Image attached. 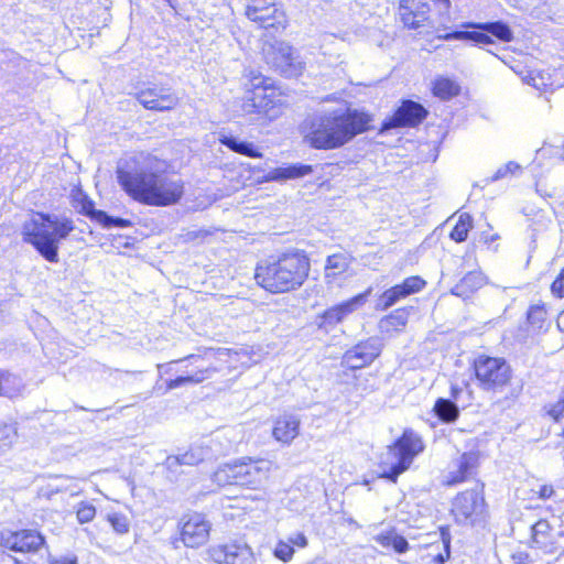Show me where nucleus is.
<instances>
[{"instance_id":"obj_56","label":"nucleus","mask_w":564,"mask_h":564,"mask_svg":"<svg viewBox=\"0 0 564 564\" xmlns=\"http://www.w3.org/2000/svg\"><path fill=\"white\" fill-rule=\"evenodd\" d=\"M509 175L505 165L500 166L495 174L489 178L490 182L502 180Z\"/></svg>"},{"instance_id":"obj_57","label":"nucleus","mask_w":564,"mask_h":564,"mask_svg":"<svg viewBox=\"0 0 564 564\" xmlns=\"http://www.w3.org/2000/svg\"><path fill=\"white\" fill-rule=\"evenodd\" d=\"M462 392H463V389L459 386L452 384L451 386V391H449V395L451 397L448 399H451L454 402H456L457 399L459 398V395L462 394Z\"/></svg>"},{"instance_id":"obj_23","label":"nucleus","mask_w":564,"mask_h":564,"mask_svg":"<svg viewBox=\"0 0 564 564\" xmlns=\"http://www.w3.org/2000/svg\"><path fill=\"white\" fill-rule=\"evenodd\" d=\"M313 172L312 165L304 163H292L285 166H279L269 171L263 180L265 182H283L306 176Z\"/></svg>"},{"instance_id":"obj_18","label":"nucleus","mask_w":564,"mask_h":564,"mask_svg":"<svg viewBox=\"0 0 564 564\" xmlns=\"http://www.w3.org/2000/svg\"><path fill=\"white\" fill-rule=\"evenodd\" d=\"M425 281L419 275H412L403 280L402 283L384 291L376 303V310L387 311L400 300L420 292L425 286Z\"/></svg>"},{"instance_id":"obj_22","label":"nucleus","mask_w":564,"mask_h":564,"mask_svg":"<svg viewBox=\"0 0 564 564\" xmlns=\"http://www.w3.org/2000/svg\"><path fill=\"white\" fill-rule=\"evenodd\" d=\"M176 364L177 368L175 372H182L185 376H195L199 383L210 378L216 371L200 355H189L178 359Z\"/></svg>"},{"instance_id":"obj_1","label":"nucleus","mask_w":564,"mask_h":564,"mask_svg":"<svg viewBox=\"0 0 564 564\" xmlns=\"http://www.w3.org/2000/svg\"><path fill=\"white\" fill-rule=\"evenodd\" d=\"M116 175L126 194L147 206H172L184 195L183 181L171 177L166 163L154 156L141 154L120 160Z\"/></svg>"},{"instance_id":"obj_63","label":"nucleus","mask_w":564,"mask_h":564,"mask_svg":"<svg viewBox=\"0 0 564 564\" xmlns=\"http://www.w3.org/2000/svg\"><path fill=\"white\" fill-rule=\"evenodd\" d=\"M496 238H497V235L491 236L490 240L492 241V240H495Z\"/></svg>"},{"instance_id":"obj_54","label":"nucleus","mask_w":564,"mask_h":564,"mask_svg":"<svg viewBox=\"0 0 564 564\" xmlns=\"http://www.w3.org/2000/svg\"><path fill=\"white\" fill-rule=\"evenodd\" d=\"M538 494L541 499H549L553 496L554 489L551 485H543L540 487Z\"/></svg>"},{"instance_id":"obj_3","label":"nucleus","mask_w":564,"mask_h":564,"mask_svg":"<svg viewBox=\"0 0 564 564\" xmlns=\"http://www.w3.org/2000/svg\"><path fill=\"white\" fill-rule=\"evenodd\" d=\"M73 219L64 214L37 212L24 221L21 228L22 240L31 245L47 262L59 261V245L74 231Z\"/></svg>"},{"instance_id":"obj_6","label":"nucleus","mask_w":564,"mask_h":564,"mask_svg":"<svg viewBox=\"0 0 564 564\" xmlns=\"http://www.w3.org/2000/svg\"><path fill=\"white\" fill-rule=\"evenodd\" d=\"M424 449L422 438L412 430H404L402 435L389 447L387 458L379 465V478L397 482L398 477L412 464L414 457Z\"/></svg>"},{"instance_id":"obj_47","label":"nucleus","mask_w":564,"mask_h":564,"mask_svg":"<svg viewBox=\"0 0 564 564\" xmlns=\"http://www.w3.org/2000/svg\"><path fill=\"white\" fill-rule=\"evenodd\" d=\"M547 414L555 421H558L564 415V391L561 392L558 400L550 406Z\"/></svg>"},{"instance_id":"obj_10","label":"nucleus","mask_w":564,"mask_h":564,"mask_svg":"<svg viewBox=\"0 0 564 564\" xmlns=\"http://www.w3.org/2000/svg\"><path fill=\"white\" fill-rule=\"evenodd\" d=\"M246 15L268 31L278 32L286 26L285 13L273 0H250L246 8Z\"/></svg>"},{"instance_id":"obj_36","label":"nucleus","mask_w":564,"mask_h":564,"mask_svg":"<svg viewBox=\"0 0 564 564\" xmlns=\"http://www.w3.org/2000/svg\"><path fill=\"white\" fill-rule=\"evenodd\" d=\"M440 535L443 544V552L436 554L433 558L435 564H445L451 558V531L448 527L440 528Z\"/></svg>"},{"instance_id":"obj_43","label":"nucleus","mask_w":564,"mask_h":564,"mask_svg":"<svg viewBox=\"0 0 564 564\" xmlns=\"http://www.w3.org/2000/svg\"><path fill=\"white\" fill-rule=\"evenodd\" d=\"M176 377L174 379H169L165 381V390L167 392L173 389H177L183 386L197 384V378L195 376H185L182 372H175Z\"/></svg>"},{"instance_id":"obj_29","label":"nucleus","mask_w":564,"mask_h":564,"mask_svg":"<svg viewBox=\"0 0 564 564\" xmlns=\"http://www.w3.org/2000/svg\"><path fill=\"white\" fill-rule=\"evenodd\" d=\"M409 312L406 308H398L384 316L379 322L381 332L389 333L406 325Z\"/></svg>"},{"instance_id":"obj_44","label":"nucleus","mask_w":564,"mask_h":564,"mask_svg":"<svg viewBox=\"0 0 564 564\" xmlns=\"http://www.w3.org/2000/svg\"><path fill=\"white\" fill-rule=\"evenodd\" d=\"M164 466L167 470V478L171 481H176L178 475L182 473L180 468L184 465L181 463L178 455H170L166 457Z\"/></svg>"},{"instance_id":"obj_31","label":"nucleus","mask_w":564,"mask_h":564,"mask_svg":"<svg viewBox=\"0 0 564 564\" xmlns=\"http://www.w3.org/2000/svg\"><path fill=\"white\" fill-rule=\"evenodd\" d=\"M460 87L457 83L449 78H437L433 84V94L444 100L452 99L459 95Z\"/></svg>"},{"instance_id":"obj_19","label":"nucleus","mask_w":564,"mask_h":564,"mask_svg":"<svg viewBox=\"0 0 564 564\" xmlns=\"http://www.w3.org/2000/svg\"><path fill=\"white\" fill-rule=\"evenodd\" d=\"M371 293V289H368L367 291L359 293L351 299L344 301L337 305H334L329 308H327L322 315H321V327H327V326H335L338 323L343 322L346 316L358 310L360 306H362L368 296Z\"/></svg>"},{"instance_id":"obj_39","label":"nucleus","mask_w":564,"mask_h":564,"mask_svg":"<svg viewBox=\"0 0 564 564\" xmlns=\"http://www.w3.org/2000/svg\"><path fill=\"white\" fill-rule=\"evenodd\" d=\"M295 550L288 541L279 540L273 549V556L283 562L289 563L294 556Z\"/></svg>"},{"instance_id":"obj_45","label":"nucleus","mask_w":564,"mask_h":564,"mask_svg":"<svg viewBox=\"0 0 564 564\" xmlns=\"http://www.w3.org/2000/svg\"><path fill=\"white\" fill-rule=\"evenodd\" d=\"M79 209L78 212L83 214L84 216L90 218L91 220H97V213H100L101 209H97L95 207V203L86 195H83L78 199Z\"/></svg>"},{"instance_id":"obj_4","label":"nucleus","mask_w":564,"mask_h":564,"mask_svg":"<svg viewBox=\"0 0 564 564\" xmlns=\"http://www.w3.org/2000/svg\"><path fill=\"white\" fill-rule=\"evenodd\" d=\"M311 269L310 259L302 250L281 253L273 261L258 263L257 283L271 293H284L303 285Z\"/></svg>"},{"instance_id":"obj_46","label":"nucleus","mask_w":564,"mask_h":564,"mask_svg":"<svg viewBox=\"0 0 564 564\" xmlns=\"http://www.w3.org/2000/svg\"><path fill=\"white\" fill-rule=\"evenodd\" d=\"M218 140H219L220 144L225 145L226 148H228L229 150H231L238 154H239L241 145L243 143V140H241L230 133H224V132L219 133Z\"/></svg>"},{"instance_id":"obj_21","label":"nucleus","mask_w":564,"mask_h":564,"mask_svg":"<svg viewBox=\"0 0 564 564\" xmlns=\"http://www.w3.org/2000/svg\"><path fill=\"white\" fill-rule=\"evenodd\" d=\"M480 453L478 451L465 452L453 462V469L446 477L449 486L463 482L477 475Z\"/></svg>"},{"instance_id":"obj_12","label":"nucleus","mask_w":564,"mask_h":564,"mask_svg":"<svg viewBox=\"0 0 564 564\" xmlns=\"http://www.w3.org/2000/svg\"><path fill=\"white\" fill-rule=\"evenodd\" d=\"M252 91L243 102V110L247 112H268L273 109L279 100L276 99L273 80L262 75H256L250 79Z\"/></svg>"},{"instance_id":"obj_24","label":"nucleus","mask_w":564,"mask_h":564,"mask_svg":"<svg viewBox=\"0 0 564 564\" xmlns=\"http://www.w3.org/2000/svg\"><path fill=\"white\" fill-rule=\"evenodd\" d=\"M300 419L294 414H283L274 423L273 436L276 441L289 444L300 432Z\"/></svg>"},{"instance_id":"obj_33","label":"nucleus","mask_w":564,"mask_h":564,"mask_svg":"<svg viewBox=\"0 0 564 564\" xmlns=\"http://www.w3.org/2000/svg\"><path fill=\"white\" fill-rule=\"evenodd\" d=\"M471 228L473 217L469 214L464 213L459 216L456 225L449 234V237L456 242H464L467 239Z\"/></svg>"},{"instance_id":"obj_17","label":"nucleus","mask_w":564,"mask_h":564,"mask_svg":"<svg viewBox=\"0 0 564 564\" xmlns=\"http://www.w3.org/2000/svg\"><path fill=\"white\" fill-rule=\"evenodd\" d=\"M181 540L187 547H198L208 541L212 524L202 513L183 516L180 521Z\"/></svg>"},{"instance_id":"obj_14","label":"nucleus","mask_w":564,"mask_h":564,"mask_svg":"<svg viewBox=\"0 0 564 564\" xmlns=\"http://www.w3.org/2000/svg\"><path fill=\"white\" fill-rule=\"evenodd\" d=\"M0 546L13 552L37 553L46 546V541L37 530L3 531L0 533Z\"/></svg>"},{"instance_id":"obj_52","label":"nucleus","mask_w":564,"mask_h":564,"mask_svg":"<svg viewBox=\"0 0 564 564\" xmlns=\"http://www.w3.org/2000/svg\"><path fill=\"white\" fill-rule=\"evenodd\" d=\"M48 564H78V562L75 555H67L57 558H52L48 561Z\"/></svg>"},{"instance_id":"obj_26","label":"nucleus","mask_w":564,"mask_h":564,"mask_svg":"<svg viewBox=\"0 0 564 564\" xmlns=\"http://www.w3.org/2000/svg\"><path fill=\"white\" fill-rule=\"evenodd\" d=\"M484 284V276L478 271H470L455 284L451 293L462 299H468L475 291Z\"/></svg>"},{"instance_id":"obj_61","label":"nucleus","mask_w":564,"mask_h":564,"mask_svg":"<svg viewBox=\"0 0 564 564\" xmlns=\"http://www.w3.org/2000/svg\"><path fill=\"white\" fill-rule=\"evenodd\" d=\"M166 2L171 8H175V0H163Z\"/></svg>"},{"instance_id":"obj_32","label":"nucleus","mask_w":564,"mask_h":564,"mask_svg":"<svg viewBox=\"0 0 564 564\" xmlns=\"http://www.w3.org/2000/svg\"><path fill=\"white\" fill-rule=\"evenodd\" d=\"M21 387V378L0 369V395L12 398Z\"/></svg>"},{"instance_id":"obj_59","label":"nucleus","mask_w":564,"mask_h":564,"mask_svg":"<svg viewBox=\"0 0 564 564\" xmlns=\"http://www.w3.org/2000/svg\"><path fill=\"white\" fill-rule=\"evenodd\" d=\"M505 166H506L509 175L514 174L516 171H521V166L513 161L508 162L507 164H505Z\"/></svg>"},{"instance_id":"obj_51","label":"nucleus","mask_w":564,"mask_h":564,"mask_svg":"<svg viewBox=\"0 0 564 564\" xmlns=\"http://www.w3.org/2000/svg\"><path fill=\"white\" fill-rule=\"evenodd\" d=\"M177 360H173L171 362H167V364H159L158 365V370H159V373H160V378H162L163 375H172L175 372L176 368H177Z\"/></svg>"},{"instance_id":"obj_40","label":"nucleus","mask_w":564,"mask_h":564,"mask_svg":"<svg viewBox=\"0 0 564 564\" xmlns=\"http://www.w3.org/2000/svg\"><path fill=\"white\" fill-rule=\"evenodd\" d=\"M235 544L217 545L209 549V555L218 564H229V557Z\"/></svg>"},{"instance_id":"obj_13","label":"nucleus","mask_w":564,"mask_h":564,"mask_svg":"<svg viewBox=\"0 0 564 564\" xmlns=\"http://www.w3.org/2000/svg\"><path fill=\"white\" fill-rule=\"evenodd\" d=\"M135 99L148 110L170 111L174 109L180 98L171 87L149 84L135 93Z\"/></svg>"},{"instance_id":"obj_30","label":"nucleus","mask_w":564,"mask_h":564,"mask_svg":"<svg viewBox=\"0 0 564 564\" xmlns=\"http://www.w3.org/2000/svg\"><path fill=\"white\" fill-rule=\"evenodd\" d=\"M349 257L344 252L334 253L328 256L325 265V276L335 278L345 272L349 267Z\"/></svg>"},{"instance_id":"obj_2","label":"nucleus","mask_w":564,"mask_h":564,"mask_svg":"<svg viewBox=\"0 0 564 564\" xmlns=\"http://www.w3.org/2000/svg\"><path fill=\"white\" fill-rule=\"evenodd\" d=\"M370 115L351 108H337L316 116L305 135L313 149L334 150L370 129Z\"/></svg>"},{"instance_id":"obj_60","label":"nucleus","mask_w":564,"mask_h":564,"mask_svg":"<svg viewBox=\"0 0 564 564\" xmlns=\"http://www.w3.org/2000/svg\"><path fill=\"white\" fill-rule=\"evenodd\" d=\"M557 327L564 333V311L557 317Z\"/></svg>"},{"instance_id":"obj_42","label":"nucleus","mask_w":564,"mask_h":564,"mask_svg":"<svg viewBox=\"0 0 564 564\" xmlns=\"http://www.w3.org/2000/svg\"><path fill=\"white\" fill-rule=\"evenodd\" d=\"M96 508L88 501H82L76 507V517L79 523H88L94 520Z\"/></svg>"},{"instance_id":"obj_11","label":"nucleus","mask_w":564,"mask_h":564,"mask_svg":"<svg viewBox=\"0 0 564 564\" xmlns=\"http://www.w3.org/2000/svg\"><path fill=\"white\" fill-rule=\"evenodd\" d=\"M268 64L280 75L292 78L301 75L304 64L297 52L285 42H275L267 53Z\"/></svg>"},{"instance_id":"obj_5","label":"nucleus","mask_w":564,"mask_h":564,"mask_svg":"<svg viewBox=\"0 0 564 564\" xmlns=\"http://www.w3.org/2000/svg\"><path fill=\"white\" fill-rule=\"evenodd\" d=\"M271 463L267 459L242 457L220 465L213 474L218 486H238L256 489L269 477Z\"/></svg>"},{"instance_id":"obj_55","label":"nucleus","mask_w":564,"mask_h":564,"mask_svg":"<svg viewBox=\"0 0 564 564\" xmlns=\"http://www.w3.org/2000/svg\"><path fill=\"white\" fill-rule=\"evenodd\" d=\"M432 2L435 7H437L440 13L447 12L451 7L449 0H431V3Z\"/></svg>"},{"instance_id":"obj_34","label":"nucleus","mask_w":564,"mask_h":564,"mask_svg":"<svg viewBox=\"0 0 564 564\" xmlns=\"http://www.w3.org/2000/svg\"><path fill=\"white\" fill-rule=\"evenodd\" d=\"M229 564H254V555L250 546L247 544L240 545L235 544V549L231 550Z\"/></svg>"},{"instance_id":"obj_15","label":"nucleus","mask_w":564,"mask_h":564,"mask_svg":"<svg viewBox=\"0 0 564 564\" xmlns=\"http://www.w3.org/2000/svg\"><path fill=\"white\" fill-rule=\"evenodd\" d=\"M382 347L383 344L379 337H369L359 341L344 354L341 366L351 370L367 367L380 356Z\"/></svg>"},{"instance_id":"obj_16","label":"nucleus","mask_w":564,"mask_h":564,"mask_svg":"<svg viewBox=\"0 0 564 564\" xmlns=\"http://www.w3.org/2000/svg\"><path fill=\"white\" fill-rule=\"evenodd\" d=\"M427 113L426 108L420 102L402 100L394 113L383 120L380 132L383 133L402 127H416L426 118Z\"/></svg>"},{"instance_id":"obj_38","label":"nucleus","mask_w":564,"mask_h":564,"mask_svg":"<svg viewBox=\"0 0 564 564\" xmlns=\"http://www.w3.org/2000/svg\"><path fill=\"white\" fill-rule=\"evenodd\" d=\"M550 524L546 520H539L531 527L532 542L538 546L542 547L545 542L541 538H545L550 532Z\"/></svg>"},{"instance_id":"obj_49","label":"nucleus","mask_w":564,"mask_h":564,"mask_svg":"<svg viewBox=\"0 0 564 564\" xmlns=\"http://www.w3.org/2000/svg\"><path fill=\"white\" fill-rule=\"evenodd\" d=\"M551 291L556 297H564V268L551 284Z\"/></svg>"},{"instance_id":"obj_8","label":"nucleus","mask_w":564,"mask_h":564,"mask_svg":"<svg viewBox=\"0 0 564 564\" xmlns=\"http://www.w3.org/2000/svg\"><path fill=\"white\" fill-rule=\"evenodd\" d=\"M462 30H456L452 34V39L468 41L480 47L494 44L492 37L498 41L508 43L513 40V31L510 25L502 21L488 22H466L462 25Z\"/></svg>"},{"instance_id":"obj_9","label":"nucleus","mask_w":564,"mask_h":564,"mask_svg":"<svg viewBox=\"0 0 564 564\" xmlns=\"http://www.w3.org/2000/svg\"><path fill=\"white\" fill-rule=\"evenodd\" d=\"M484 485L458 494L454 501L452 513L458 524H474L477 517L485 510Z\"/></svg>"},{"instance_id":"obj_62","label":"nucleus","mask_w":564,"mask_h":564,"mask_svg":"<svg viewBox=\"0 0 564 564\" xmlns=\"http://www.w3.org/2000/svg\"><path fill=\"white\" fill-rule=\"evenodd\" d=\"M518 393H519V391L517 389H512L510 394H511V397H517Z\"/></svg>"},{"instance_id":"obj_28","label":"nucleus","mask_w":564,"mask_h":564,"mask_svg":"<svg viewBox=\"0 0 564 564\" xmlns=\"http://www.w3.org/2000/svg\"><path fill=\"white\" fill-rule=\"evenodd\" d=\"M373 540L383 547H391L398 554H403L409 550L408 540L395 530L381 532L373 536Z\"/></svg>"},{"instance_id":"obj_48","label":"nucleus","mask_w":564,"mask_h":564,"mask_svg":"<svg viewBox=\"0 0 564 564\" xmlns=\"http://www.w3.org/2000/svg\"><path fill=\"white\" fill-rule=\"evenodd\" d=\"M239 154L248 158H262V152L250 141L243 140Z\"/></svg>"},{"instance_id":"obj_53","label":"nucleus","mask_w":564,"mask_h":564,"mask_svg":"<svg viewBox=\"0 0 564 564\" xmlns=\"http://www.w3.org/2000/svg\"><path fill=\"white\" fill-rule=\"evenodd\" d=\"M543 315H544V311L539 307V306H532L529 312H528V319L531 322V323H534L535 318L536 319H542L543 318Z\"/></svg>"},{"instance_id":"obj_35","label":"nucleus","mask_w":564,"mask_h":564,"mask_svg":"<svg viewBox=\"0 0 564 564\" xmlns=\"http://www.w3.org/2000/svg\"><path fill=\"white\" fill-rule=\"evenodd\" d=\"M100 226L104 228H128L132 226V223L130 219L111 216L107 212L101 210L100 213H97V220Z\"/></svg>"},{"instance_id":"obj_25","label":"nucleus","mask_w":564,"mask_h":564,"mask_svg":"<svg viewBox=\"0 0 564 564\" xmlns=\"http://www.w3.org/2000/svg\"><path fill=\"white\" fill-rule=\"evenodd\" d=\"M214 440L203 441L200 444H196L189 447V449L183 454H178L181 463L184 466H195L202 462L210 460L215 457L212 443Z\"/></svg>"},{"instance_id":"obj_37","label":"nucleus","mask_w":564,"mask_h":564,"mask_svg":"<svg viewBox=\"0 0 564 564\" xmlns=\"http://www.w3.org/2000/svg\"><path fill=\"white\" fill-rule=\"evenodd\" d=\"M17 430L14 425L8 423L0 424V452L10 448L17 440Z\"/></svg>"},{"instance_id":"obj_7","label":"nucleus","mask_w":564,"mask_h":564,"mask_svg":"<svg viewBox=\"0 0 564 564\" xmlns=\"http://www.w3.org/2000/svg\"><path fill=\"white\" fill-rule=\"evenodd\" d=\"M473 367L478 387L484 391L501 393L511 383L512 369L505 358L481 355Z\"/></svg>"},{"instance_id":"obj_20","label":"nucleus","mask_w":564,"mask_h":564,"mask_svg":"<svg viewBox=\"0 0 564 564\" xmlns=\"http://www.w3.org/2000/svg\"><path fill=\"white\" fill-rule=\"evenodd\" d=\"M431 0H400L399 15L404 26L416 30L429 20Z\"/></svg>"},{"instance_id":"obj_27","label":"nucleus","mask_w":564,"mask_h":564,"mask_svg":"<svg viewBox=\"0 0 564 564\" xmlns=\"http://www.w3.org/2000/svg\"><path fill=\"white\" fill-rule=\"evenodd\" d=\"M434 415L443 423H454L459 417V408L456 402L446 398H438L433 406Z\"/></svg>"},{"instance_id":"obj_58","label":"nucleus","mask_w":564,"mask_h":564,"mask_svg":"<svg viewBox=\"0 0 564 564\" xmlns=\"http://www.w3.org/2000/svg\"><path fill=\"white\" fill-rule=\"evenodd\" d=\"M205 236H207V231L205 230H194V231H188L186 234V237L188 240H194V239H197V238H204Z\"/></svg>"},{"instance_id":"obj_50","label":"nucleus","mask_w":564,"mask_h":564,"mask_svg":"<svg viewBox=\"0 0 564 564\" xmlns=\"http://www.w3.org/2000/svg\"><path fill=\"white\" fill-rule=\"evenodd\" d=\"M288 542L291 543V546H293V547L297 546L301 549L306 547L308 544V540L303 532H297V533L291 534L288 538Z\"/></svg>"},{"instance_id":"obj_41","label":"nucleus","mask_w":564,"mask_h":564,"mask_svg":"<svg viewBox=\"0 0 564 564\" xmlns=\"http://www.w3.org/2000/svg\"><path fill=\"white\" fill-rule=\"evenodd\" d=\"M107 519L116 533L126 534L129 532L130 522L124 514L115 512L108 514Z\"/></svg>"}]
</instances>
